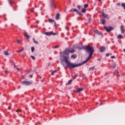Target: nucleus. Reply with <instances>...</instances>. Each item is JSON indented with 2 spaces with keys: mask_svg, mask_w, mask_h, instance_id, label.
Instances as JSON below:
<instances>
[{
  "mask_svg": "<svg viewBox=\"0 0 125 125\" xmlns=\"http://www.w3.org/2000/svg\"><path fill=\"white\" fill-rule=\"evenodd\" d=\"M77 56L75 54H73L71 56V58H73V59H75L77 58Z\"/></svg>",
  "mask_w": 125,
  "mask_h": 125,
  "instance_id": "nucleus-14",
  "label": "nucleus"
},
{
  "mask_svg": "<svg viewBox=\"0 0 125 125\" xmlns=\"http://www.w3.org/2000/svg\"><path fill=\"white\" fill-rule=\"evenodd\" d=\"M116 66H117V63L113 62V63H111L110 67L112 68H115Z\"/></svg>",
  "mask_w": 125,
  "mask_h": 125,
  "instance_id": "nucleus-8",
  "label": "nucleus"
},
{
  "mask_svg": "<svg viewBox=\"0 0 125 125\" xmlns=\"http://www.w3.org/2000/svg\"><path fill=\"white\" fill-rule=\"evenodd\" d=\"M77 76H78V74L72 76V77H73V78L74 79H76V78L77 77Z\"/></svg>",
  "mask_w": 125,
  "mask_h": 125,
  "instance_id": "nucleus-25",
  "label": "nucleus"
},
{
  "mask_svg": "<svg viewBox=\"0 0 125 125\" xmlns=\"http://www.w3.org/2000/svg\"><path fill=\"white\" fill-rule=\"evenodd\" d=\"M99 1H100V2H101V0H99Z\"/></svg>",
  "mask_w": 125,
  "mask_h": 125,
  "instance_id": "nucleus-55",
  "label": "nucleus"
},
{
  "mask_svg": "<svg viewBox=\"0 0 125 125\" xmlns=\"http://www.w3.org/2000/svg\"><path fill=\"white\" fill-rule=\"evenodd\" d=\"M17 42L18 43H20V41H17Z\"/></svg>",
  "mask_w": 125,
  "mask_h": 125,
  "instance_id": "nucleus-48",
  "label": "nucleus"
},
{
  "mask_svg": "<svg viewBox=\"0 0 125 125\" xmlns=\"http://www.w3.org/2000/svg\"><path fill=\"white\" fill-rule=\"evenodd\" d=\"M40 79H42V77H41Z\"/></svg>",
  "mask_w": 125,
  "mask_h": 125,
  "instance_id": "nucleus-57",
  "label": "nucleus"
},
{
  "mask_svg": "<svg viewBox=\"0 0 125 125\" xmlns=\"http://www.w3.org/2000/svg\"><path fill=\"white\" fill-rule=\"evenodd\" d=\"M98 61H100V59H98Z\"/></svg>",
  "mask_w": 125,
  "mask_h": 125,
  "instance_id": "nucleus-54",
  "label": "nucleus"
},
{
  "mask_svg": "<svg viewBox=\"0 0 125 125\" xmlns=\"http://www.w3.org/2000/svg\"><path fill=\"white\" fill-rule=\"evenodd\" d=\"M69 52L70 53H71V54H73L75 52V50H69Z\"/></svg>",
  "mask_w": 125,
  "mask_h": 125,
  "instance_id": "nucleus-29",
  "label": "nucleus"
},
{
  "mask_svg": "<svg viewBox=\"0 0 125 125\" xmlns=\"http://www.w3.org/2000/svg\"><path fill=\"white\" fill-rule=\"evenodd\" d=\"M72 83V80H70L69 81H68V83H67V84L68 85H70Z\"/></svg>",
  "mask_w": 125,
  "mask_h": 125,
  "instance_id": "nucleus-26",
  "label": "nucleus"
},
{
  "mask_svg": "<svg viewBox=\"0 0 125 125\" xmlns=\"http://www.w3.org/2000/svg\"><path fill=\"white\" fill-rule=\"evenodd\" d=\"M88 4H85V5H84V8H87L88 7Z\"/></svg>",
  "mask_w": 125,
  "mask_h": 125,
  "instance_id": "nucleus-30",
  "label": "nucleus"
},
{
  "mask_svg": "<svg viewBox=\"0 0 125 125\" xmlns=\"http://www.w3.org/2000/svg\"><path fill=\"white\" fill-rule=\"evenodd\" d=\"M109 56V53H106L105 55V56L106 57H108Z\"/></svg>",
  "mask_w": 125,
  "mask_h": 125,
  "instance_id": "nucleus-38",
  "label": "nucleus"
},
{
  "mask_svg": "<svg viewBox=\"0 0 125 125\" xmlns=\"http://www.w3.org/2000/svg\"><path fill=\"white\" fill-rule=\"evenodd\" d=\"M101 22L102 24H104L106 22V20H105L104 18H103L101 20Z\"/></svg>",
  "mask_w": 125,
  "mask_h": 125,
  "instance_id": "nucleus-13",
  "label": "nucleus"
},
{
  "mask_svg": "<svg viewBox=\"0 0 125 125\" xmlns=\"http://www.w3.org/2000/svg\"><path fill=\"white\" fill-rule=\"evenodd\" d=\"M123 37L122 36V35H119L117 36V39H123Z\"/></svg>",
  "mask_w": 125,
  "mask_h": 125,
  "instance_id": "nucleus-17",
  "label": "nucleus"
},
{
  "mask_svg": "<svg viewBox=\"0 0 125 125\" xmlns=\"http://www.w3.org/2000/svg\"><path fill=\"white\" fill-rule=\"evenodd\" d=\"M70 11L71 12H76L77 14L79 15H83V14L80 13L79 10H77L76 8H71V9L70 10Z\"/></svg>",
  "mask_w": 125,
  "mask_h": 125,
  "instance_id": "nucleus-4",
  "label": "nucleus"
},
{
  "mask_svg": "<svg viewBox=\"0 0 125 125\" xmlns=\"http://www.w3.org/2000/svg\"><path fill=\"white\" fill-rule=\"evenodd\" d=\"M4 72H5V73L6 74H7V71L5 70V71H4Z\"/></svg>",
  "mask_w": 125,
  "mask_h": 125,
  "instance_id": "nucleus-47",
  "label": "nucleus"
},
{
  "mask_svg": "<svg viewBox=\"0 0 125 125\" xmlns=\"http://www.w3.org/2000/svg\"><path fill=\"white\" fill-rule=\"evenodd\" d=\"M70 49L66 48L63 52V56L61 57V61L65 63L66 65L71 69H73L75 67H78L82 65V63L74 64L73 62H71L69 60Z\"/></svg>",
  "mask_w": 125,
  "mask_h": 125,
  "instance_id": "nucleus-1",
  "label": "nucleus"
},
{
  "mask_svg": "<svg viewBox=\"0 0 125 125\" xmlns=\"http://www.w3.org/2000/svg\"><path fill=\"white\" fill-rule=\"evenodd\" d=\"M24 37H26V38L28 39H29L30 38L29 36L27 35L26 32H25V33L24 34Z\"/></svg>",
  "mask_w": 125,
  "mask_h": 125,
  "instance_id": "nucleus-18",
  "label": "nucleus"
},
{
  "mask_svg": "<svg viewBox=\"0 0 125 125\" xmlns=\"http://www.w3.org/2000/svg\"><path fill=\"white\" fill-rule=\"evenodd\" d=\"M94 66L91 67L89 68V71H93L94 70Z\"/></svg>",
  "mask_w": 125,
  "mask_h": 125,
  "instance_id": "nucleus-21",
  "label": "nucleus"
},
{
  "mask_svg": "<svg viewBox=\"0 0 125 125\" xmlns=\"http://www.w3.org/2000/svg\"><path fill=\"white\" fill-rule=\"evenodd\" d=\"M124 25H121V33L122 34H124Z\"/></svg>",
  "mask_w": 125,
  "mask_h": 125,
  "instance_id": "nucleus-12",
  "label": "nucleus"
},
{
  "mask_svg": "<svg viewBox=\"0 0 125 125\" xmlns=\"http://www.w3.org/2000/svg\"><path fill=\"white\" fill-rule=\"evenodd\" d=\"M31 57L32 59V60H36V58H35V57L34 56H31Z\"/></svg>",
  "mask_w": 125,
  "mask_h": 125,
  "instance_id": "nucleus-32",
  "label": "nucleus"
},
{
  "mask_svg": "<svg viewBox=\"0 0 125 125\" xmlns=\"http://www.w3.org/2000/svg\"><path fill=\"white\" fill-rule=\"evenodd\" d=\"M12 3H13V1H12V0H11L10 1H9V4H10V5H12Z\"/></svg>",
  "mask_w": 125,
  "mask_h": 125,
  "instance_id": "nucleus-35",
  "label": "nucleus"
},
{
  "mask_svg": "<svg viewBox=\"0 0 125 125\" xmlns=\"http://www.w3.org/2000/svg\"><path fill=\"white\" fill-rule=\"evenodd\" d=\"M50 65V63L48 62V66H49Z\"/></svg>",
  "mask_w": 125,
  "mask_h": 125,
  "instance_id": "nucleus-45",
  "label": "nucleus"
},
{
  "mask_svg": "<svg viewBox=\"0 0 125 125\" xmlns=\"http://www.w3.org/2000/svg\"><path fill=\"white\" fill-rule=\"evenodd\" d=\"M3 53H4V54L5 56H8L9 55V53H8V52L6 51H4L3 52Z\"/></svg>",
  "mask_w": 125,
  "mask_h": 125,
  "instance_id": "nucleus-16",
  "label": "nucleus"
},
{
  "mask_svg": "<svg viewBox=\"0 0 125 125\" xmlns=\"http://www.w3.org/2000/svg\"><path fill=\"white\" fill-rule=\"evenodd\" d=\"M77 7H78V9L79 10H81V9H82V6H81V5H78V6H77Z\"/></svg>",
  "mask_w": 125,
  "mask_h": 125,
  "instance_id": "nucleus-27",
  "label": "nucleus"
},
{
  "mask_svg": "<svg viewBox=\"0 0 125 125\" xmlns=\"http://www.w3.org/2000/svg\"><path fill=\"white\" fill-rule=\"evenodd\" d=\"M121 6L124 7V10H125V3H123L121 4Z\"/></svg>",
  "mask_w": 125,
  "mask_h": 125,
  "instance_id": "nucleus-20",
  "label": "nucleus"
},
{
  "mask_svg": "<svg viewBox=\"0 0 125 125\" xmlns=\"http://www.w3.org/2000/svg\"><path fill=\"white\" fill-rule=\"evenodd\" d=\"M30 77H31V78L33 77L32 75H30Z\"/></svg>",
  "mask_w": 125,
  "mask_h": 125,
  "instance_id": "nucleus-50",
  "label": "nucleus"
},
{
  "mask_svg": "<svg viewBox=\"0 0 125 125\" xmlns=\"http://www.w3.org/2000/svg\"><path fill=\"white\" fill-rule=\"evenodd\" d=\"M73 92H74V93H79V92L78 91V90H74L73 91Z\"/></svg>",
  "mask_w": 125,
  "mask_h": 125,
  "instance_id": "nucleus-36",
  "label": "nucleus"
},
{
  "mask_svg": "<svg viewBox=\"0 0 125 125\" xmlns=\"http://www.w3.org/2000/svg\"><path fill=\"white\" fill-rule=\"evenodd\" d=\"M34 51H35V48H34V47H32L31 48V51H32V53L34 52Z\"/></svg>",
  "mask_w": 125,
  "mask_h": 125,
  "instance_id": "nucleus-28",
  "label": "nucleus"
},
{
  "mask_svg": "<svg viewBox=\"0 0 125 125\" xmlns=\"http://www.w3.org/2000/svg\"><path fill=\"white\" fill-rule=\"evenodd\" d=\"M115 73H119L118 70H115Z\"/></svg>",
  "mask_w": 125,
  "mask_h": 125,
  "instance_id": "nucleus-37",
  "label": "nucleus"
},
{
  "mask_svg": "<svg viewBox=\"0 0 125 125\" xmlns=\"http://www.w3.org/2000/svg\"><path fill=\"white\" fill-rule=\"evenodd\" d=\"M8 109H9L10 110V109H11V107H10V106H9V107H8Z\"/></svg>",
  "mask_w": 125,
  "mask_h": 125,
  "instance_id": "nucleus-44",
  "label": "nucleus"
},
{
  "mask_svg": "<svg viewBox=\"0 0 125 125\" xmlns=\"http://www.w3.org/2000/svg\"><path fill=\"white\" fill-rule=\"evenodd\" d=\"M32 84V83L30 81H24L21 82V84L24 85L25 86H29L30 85Z\"/></svg>",
  "mask_w": 125,
  "mask_h": 125,
  "instance_id": "nucleus-3",
  "label": "nucleus"
},
{
  "mask_svg": "<svg viewBox=\"0 0 125 125\" xmlns=\"http://www.w3.org/2000/svg\"><path fill=\"white\" fill-rule=\"evenodd\" d=\"M44 35L45 36H55L56 35V33H53V32H45Z\"/></svg>",
  "mask_w": 125,
  "mask_h": 125,
  "instance_id": "nucleus-5",
  "label": "nucleus"
},
{
  "mask_svg": "<svg viewBox=\"0 0 125 125\" xmlns=\"http://www.w3.org/2000/svg\"><path fill=\"white\" fill-rule=\"evenodd\" d=\"M86 11V9L85 8H83L82 10V12L83 13H85Z\"/></svg>",
  "mask_w": 125,
  "mask_h": 125,
  "instance_id": "nucleus-19",
  "label": "nucleus"
},
{
  "mask_svg": "<svg viewBox=\"0 0 125 125\" xmlns=\"http://www.w3.org/2000/svg\"><path fill=\"white\" fill-rule=\"evenodd\" d=\"M54 5V2H52V3H51V7H53V5Z\"/></svg>",
  "mask_w": 125,
  "mask_h": 125,
  "instance_id": "nucleus-39",
  "label": "nucleus"
},
{
  "mask_svg": "<svg viewBox=\"0 0 125 125\" xmlns=\"http://www.w3.org/2000/svg\"><path fill=\"white\" fill-rule=\"evenodd\" d=\"M115 56H112L111 57V58L113 59V58H115Z\"/></svg>",
  "mask_w": 125,
  "mask_h": 125,
  "instance_id": "nucleus-42",
  "label": "nucleus"
},
{
  "mask_svg": "<svg viewBox=\"0 0 125 125\" xmlns=\"http://www.w3.org/2000/svg\"><path fill=\"white\" fill-rule=\"evenodd\" d=\"M30 11L32 13H34V8L31 9Z\"/></svg>",
  "mask_w": 125,
  "mask_h": 125,
  "instance_id": "nucleus-33",
  "label": "nucleus"
},
{
  "mask_svg": "<svg viewBox=\"0 0 125 125\" xmlns=\"http://www.w3.org/2000/svg\"><path fill=\"white\" fill-rule=\"evenodd\" d=\"M33 40L35 44H38V43H39L37 41H36L35 40V39H34V38L33 39Z\"/></svg>",
  "mask_w": 125,
  "mask_h": 125,
  "instance_id": "nucleus-22",
  "label": "nucleus"
},
{
  "mask_svg": "<svg viewBox=\"0 0 125 125\" xmlns=\"http://www.w3.org/2000/svg\"><path fill=\"white\" fill-rule=\"evenodd\" d=\"M104 28L107 31V32H109L110 31H111V30H113V27L111 26H109V27L104 26Z\"/></svg>",
  "mask_w": 125,
  "mask_h": 125,
  "instance_id": "nucleus-6",
  "label": "nucleus"
},
{
  "mask_svg": "<svg viewBox=\"0 0 125 125\" xmlns=\"http://www.w3.org/2000/svg\"><path fill=\"white\" fill-rule=\"evenodd\" d=\"M83 49L84 50H86V52L89 54L88 57L87 58L86 60H85L82 63V64H85V63L87 62V61H89V60L91 58L92 55L94 52V49L92 46H91L89 45L84 46L83 47Z\"/></svg>",
  "mask_w": 125,
  "mask_h": 125,
  "instance_id": "nucleus-2",
  "label": "nucleus"
},
{
  "mask_svg": "<svg viewBox=\"0 0 125 125\" xmlns=\"http://www.w3.org/2000/svg\"><path fill=\"white\" fill-rule=\"evenodd\" d=\"M83 91V88H79L78 89H77V91L78 92H80L81 91Z\"/></svg>",
  "mask_w": 125,
  "mask_h": 125,
  "instance_id": "nucleus-15",
  "label": "nucleus"
},
{
  "mask_svg": "<svg viewBox=\"0 0 125 125\" xmlns=\"http://www.w3.org/2000/svg\"><path fill=\"white\" fill-rule=\"evenodd\" d=\"M102 15H103V16L105 18H106L107 20H108V19H110V18L108 17L107 14H105V13H103Z\"/></svg>",
  "mask_w": 125,
  "mask_h": 125,
  "instance_id": "nucleus-9",
  "label": "nucleus"
},
{
  "mask_svg": "<svg viewBox=\"0 0 125 125\" xmlns=\"http://www.w3.org/2000/svg\"><path fill=\"white\" fill-rule=\"evenodd\" d=\"M48 21L49 22H54L55 21L53 20H52L51 19L49 18L48 19Z\"/></svg>",
  "mask_w": 125,
  "mask_h": 125,
  "instance_id": "nucleus-24",
  "label": "nucleus"
},
{
  "mask_svg": "<svg viewBox=\"0 0 125 125\" xmlns=\"http://www.w3.org/2000/svg\"><path fill=\"white\" fill-rule=\"evenodd\" d=\"M120 5V4L118 3V5Z\"/></svg>",
  "mask_w": 125,
  "mask_h": 125,
  "instance_id": "nucleus-56",
  "label": "nucleus"
},
{
  "mask_svg": "<svg viewBox=\"0 0 125 125\" xmlns=\"http://www.w3.org/2000/svg\"><path fill=\"white\" fill-rule=\"evenodd\" d=\"M105 49L106 48L104 46H101V47H100V51L101 53L104 52Z\"/></svg>",
  "mask_w": 125,
  "mask_h": 125,
  "instance_id": "nucleus-7",
  "label": "nucleus"
},
{
  "mask_svg": "<svg viewBox=\"0 0 125 125\" xmlns=\"http://www.w3.org/2000/svg\"><path fill=\"white\" fill-rule=\"evenodd\" d=\"M16 69L18 70V71H20V69L16 67Z\"/></svg>",
  "mask_w": 125,
  "mask_h": 125,
  "instance_id": "nucleus-46",
  "label": "nucleus"
},
{
  "mask_svg": "<svg viewBox=\"0 0 125 125\" xmlns=\"http://www.w3.org/2000/svg\"><path fill=\"white\" fill-rule=\"evenodd\" d=\"M16 112H21V109H17L16 111Z\"/></svg>",
  "mask_w": 125,
  "mask_h": 125,
  "instance_id": "nucleus-34",
  "label": "nucleus"
},
{
  "mask_svg": "<svg viewBox=\"0 0 125 125\" xmlns=\"http://www.w3.org/2000/svg\"><path fill=\"white\" fill-rule=\"evenodd\" d=\"M14 67L16 68V65H15V64L14 65Z\"/></svg>",
  "mask_w": 125,
  "mask_h": 125,
  "instance_id": "nucleus-53",
  "label": "nucleus"
},
{
  "mask_svg": "<svg viewBox=\"0 0 125 125\" xmlns=\"http://www.w3.org/2000/svg\"><path fill=\"white\" fill-rule=\"evenodd\" d=\"M123 51L125 52V48L123 49Z\"/></svg>",
  "mask_w": 125,
  "mask_h": 125,
  "instance_id": "nucleus-51",
  "label": "nucleus"
},
{
  "mask_svg": "<svg viewBox=\"0 0 125 125\" xmlns=\"http://www.w3.org/2000/svg\"><path fill=\"white\" fill-rule=\"evenodd\" d=\"M57 72V70H54V71L51 72V75H54L55 73H56Z\"/></svg>",
  "mask_w": 125,
  "mask_h": 125,
  "instance_id": "nucleus-23",
  "label": "nucleus"
},
{
  "mask_svg": "<svg viewBox=\"0 0 125 125\" xmlns=\"http://www.w3.org/2000/svg\"><path fill=\"white\" fill-rule=\"evenodd\" d=\"M60 17V14L59 13H57V14L56 16V20H59Z\"/></svg>",
  "mask_w": 125,
  "mask_h": 125,
  "instance_id": "nucleus-10",
  "label": "nucleus"
},
{
  "mask_svg": "<svg viewBox=\"0 0 125 125\" xmlns=\"http://www.w3.org/2000/svg\"><path fill=\"white\" fill-rule=\"evenodd\" d=\"M59 46H56V47H54V49L55 48H59Z\"/></svg>",
  "mask_w": 125,
  "mask_h": 125,
  "instance_id": "nucleus-43",
  "label": "nucleus"
},
{
  "mask_svg": "<svg viewBox=\"0 0 125 125\" xmlns=\"http://www.w3.org/2000/svg\"><path fill=\"white\" fill-rule=\"evenodd\" d=\"M23 50H24V48H22L21 50H20V51H18L17 52L20 53V52L23 51Z\"/></svg>",
  "mask_w": 125,
  "mask_h": 125,
  "instance_id": "nucleus-31",
  "label": "nucleus"
},
{
  "mask_svg": "<svg viewBox=\"0 0 125 125\" xmlns=\"http://www.w3.org/2000/svg\"><path fill=\"white\" fill-rule=\"evenodd\" d=\"M54 24H55V26L56 27H57V23H56V22H55V21H54Z\"/></svg>",
  "mask_w": 125,
  "mask_h": 125,
  "instance_id": "nucleus-40",
  "label": "nucleus"
},
{
  "mask_svg": "<svg viewBox=\"0 0 125 125\" xmlns=\"http://www.w3.org/2000/svg\"><path fill=\"white\" fill-rule=\"evenodd\" d=\"M66 29L67 31H68V29L67 27H66Z\"/></svg>",
  "mask_w": 125,
  "mask_h": 125,
  "instance_id": "nucleus-49",
  "label": "nucleus"
},
{
  "mask_svg": "<svg viewBox=\"0 0 125 125\" xmlns=\"http://www.w3.org/2000/svg\"><path fill=\"white\" fill-rule=\"evenodd\" d=\"M91 21V18H90L89 19V22H90Z\"/></svg>",
  "mask_w": 125,
  "mask_h": 125,
  "instance_id": "nucleus-41",
  "label": "nucleus"
},
{
  "mask_svg": "<svg viewBox=\"0 0 125 125\" xmlns=\"http://www.w3.org/2000/svg\"><path fill=\"white\" fill-rule=\"evenodd\" d=\"M41 82H43V80H41Z\"/></svg>",
  "mask_w": 125,
  "mask_h": 125,
  "instance_id": "nucleus-52",
  "label": "nucleus"
},
{
  "mask_svg": "<svg viewBox=\"0 0 125 125\" xmlns=\"http://www.w3.org/2000/svg\"><path fill=\"white\" fill-rule=\"evenodd\" d=\"M94 33L98 35H102V33L100 32L98 30H95Z\"/></svg>",
  "mask_w": 125,
  "mask_h": 125,
  "instance_id": "nucleus-11",
  "label": "nucleus"
}]
</instances>
